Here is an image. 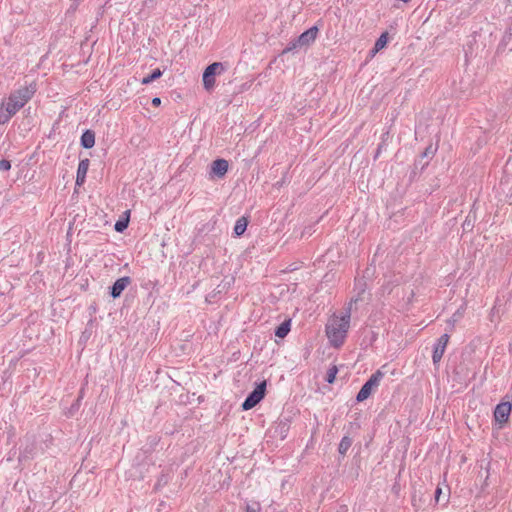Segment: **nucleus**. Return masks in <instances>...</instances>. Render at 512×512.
Wrapping results in <instances>:
<instances>
[{"label":"nucleus","mask_w":512,"mask_h":512,"mask_svg":"<svg viewBox=\"0 0 512 512\" xmlns=\"http://www.w3.org/2000/svg\"><path fill=\"white\" fill-rule=\"evenodd\" d=\"M82 397H83V390L80 391V395H79L78 399L76 400V403L74 405H72V408H78L79 407L80 400L82 399Z\"/></svg>","instance_id":"nucleus-25"},{"label":"nucleus","mask_w":512,"mask_h":512,"mask_svg":"<svg viewBox=\"0 0 512 512\" xmlns=\"http://www.w3.org/2000/svg\"><path fill=\"white\" fill-rule=\"evenodd\" d=\"M434 153V151L432 150V147H428L425 149V151L423 152V156L426 157V156H429V155H432Z\"/></svg>","instance_id":"nucleus-27"},{"label":"nucleus","mask_w":512,"mask_h":512,"mask_svg":"<svg viewBox=\"0 0 512 512\" xmlns=\"http://www.w3.org/2000/svg\"><path fill=\"white\" fill-rule=\"evenodd\" d=\"M82 397H83V390L80 391V395H79L78 399L76 400V403L74 405H72V408H78L79 407L80 400L82 399Z\"/></svg>","instance_id":"nucleus-24"},{"label":"nucleus","mask_w":512,"mask_h":512,"mask_svg":"<svg viewBox=\"0 0 512 512\" xmlns=\"http://www.w3.org/2000/svg\"><path fill=\"white\" fill-rule=\"evenodd\" d=\"M302 47L300 44L297 43V39L291 41L287 47L283 50V53H288L290 51H293L294 49Z\"/></svg>","instance_id":"nucleus-21"},{"label":"nucleus","mask_w":512,"mask_h":512,"mask_svg":"<svg viewBox=\"0 0 512 512\" xmlns=\"http://www.w3.org/2000/svg\"><path fill=\"white\" fill-rule=\"evenodd\" d=\"M125 214L127 215V218L120 219L115 223L114 228L117 232H123L128 227L130 211H126Z\"/></svg>","instance_id":"nucleus-16"},{"label":"nucleus","mask_w":512,"mask_h":512,"mask_svg":"<svg viewBox=\"0 0 512 512\" xmlns=\"http://www.w3.org/2000/svg\"><path fill=\"white\" fill-rule=\"evenodd\" d=\"M291 329V320L283 321L275 330V335L279 338H284L290 332Z\"/></svg>","instance_id":"nucleus-13"},{"label":"nucleus","mask_w":512,"mask_h":512,"mask_svg":"<svg viewBox=\"0 0 512 512\" xmlns=\"http://www.w3.org/2000/svg\"><path fill=\"white\" fill-rule=\"evenodd\" d=\"M225 71V66L221 62H214L206 67L203 73V86L210 91L215 86V76L221 75Z\"/></svg>","instance_id":"nucleus-4"},{"label":"nucleus","mask_w":512,"mask_h":512,"mask_svg":"<svg viewBox=\"0 0 512 512\" xmlns=\"http://www.w3.org/2000/svg\"><path fill=\"white\" fill-rule=\"evenodd\" d=\"M161 104V99L159 97H154L152 99V105L158 107Z\"/></svg>","instance_id":"nucleus-26"},{"label":"nucleus","mask_w":512,"mask_h":512,"mask_svg":"<svg viewBox=\"0 0 512 512\" xmlns=\"http://www.w3.org/2000/svg\"><path fill=\"white\" fill-rule=\"evenodd\" d=\"M36 90V84L31 83L11 92L5 104L8 107L9 112L16 114L27 102L31 100L36 93Z\"/></svg>","instance_id":"nucleus-2"},{"label":"nucleus","mask_w":512,"mask_h":512,"mask_svg":"<svg viewBox=\"0 0 512 512\" xmlns=\"http://www.w3.org/2000/svg\"><path fill=\"white\" fill-rule=\"evenodd\" d=\"M337 373H338V368H337V366L333 365L332 367H330L327 370L325 380L330 384L333 383L335 381Z\"/></svg>","instance_id":"nucleus-20"},{"label":"nucleus","mask_w":512,"mask_h":512,"mask_svg":"<svg viewBox=\"0 0 512 512\" xmlns=\"http://www.w3.org/2000/svg\"><path fill=\"white\" fill-rule=\"evenodd\" d=\"M351 317L350 307L341 317H334L326 325V334L334 347H340L347 336Z\"/></svg>","instance_id":"nucleus-1"},{"label":"nucleus","mask_w":512,"mask_h":512,"mask_svg":"<svg viewBox=\"0 0 512 512\" xmlns=\"http://www.w3.org/2000/svg\"><path fill=\"white\" fill-rule=\"evenodd\" d=\"M512 405L509 402L499 403L494 410V419L499 424H504L508 421L511 413Z\"/></svg>","instance_id":"nucleus-7"},{"label":"nucleus","mask_w":512,"mask_h":512,"mask_svg":"<svg viewBox=\"0 0 512 512\" xmlns=\"http://www.w3.org/2000/svg\"><path fill=\"white\" fill-rule=\"evenodd\" d=\"M352 439L349 436H344L338 446V452L344 456L352 445Z\"/></svg>","instance_id":"nucleus-15"},{"label":"nucleus","mask_w":512,"mask_h":512,"mask_svg":"<svg viewBox=\"0 0 512 512\" xmlns=\"http://www.w3.org/2000/svg\"><path fill=\"white\" fill-rule=\"evenodd\" d=\"M247 225H248V220L247 218L245 217H240L237 221H236V224L234 226V233L237 235V236H240L242 235L246 228H247Z\"/></svg>","instance_id":"nucleus-14"},{"label":"nucleus","mask_w":512,"mask_h":512,"mask_svg":"<svg viewBox=\"0 0 512 512\" xmlns=\"http://www.w3.org/2000/svg\"><path fill=\"white\" fill-rule=\"evenodd\" d=\"M383 377L384 373L381 372L380 370H377L375 373H373L361 387L360 391L356 396V400L358 402H362L369 398V396L372 394V391L379 386Z\"/></svg>","instance_id":"nucleus-3"},{"label":"nucleus","mask_w":512,"mask_h":512,"mask_svg":"<svg viewBox=\"0 0 512 512\" xmlns=\"http://www.w3.org/2000/svg\"><path fill=\"white\" fill-rule=\"evenodd\" d=\"M246 512H255V510L250 506H247Z\"/></svg>","instance_id":"nucleus-29"},{"label":"nucleus","mask_w":512,"mask_h":512,"mask_svg":"<svg viewBox=\"0 0 512 512\" xmlns=\"http://www.w3.org/2000/svg\"><path fill=\"white\" fill-rule=\"evenodd\" d=\"M15 114L9 112L8 107L4 104V109L0 110V124L7 123Z\"/></svg>","instance_id":"nucleus-18"},{"label":"nucleus","mask_w":512,"mask_h":512,"mask_svg":"<svg viewBox=\"0 0 512 512\" xmlns=\"http://www.w3.org/2000/svg\"><path fill=\"white\" fill-rule=\"evenodd\" d=\"M317 34L318 28L316 26H313L298 36L297 43L300 44L302 47L309 46L311 43L315 41Z\"/></svg>","instance_id":"nucleus-10"},{"label":"nucleus","mask_w":512,"mask_h":512,"mask_svg":"<svg viewBox=\"0 0 512 512\" xmlns=\"http://www.w3.org/2000/svg\"><path fill=\"white\" fill-rule=\"evenodd\" d=\"M11 168V163L7 159L0 160V171H8Z\"/></svg>","instance_id":"nucleus-22"},{"label":"nucleus","mask_w":512,"mask_h":512,"mask_svg":"<svg viewBox=\"0 0 512 512\" xmlns=\"http://www.w3.org/2000/svg\"><path fill=\"white\" fill-rule=\"evenodd\" d=\"M160 483H163L162 478H161V479H158V484H160Z\"/></svg>","instance_id":"nucleus-33"},{"label":"nucleus","mask_w":512,"mask_h":512,"mask_svg":"<svg viewBox=\"0 0 512 512\" xmlns=\"http://www.w3.org/2000/svg\"><path fill=\"white\" fill-rule=\"evenodd\" d=\"M312 232H313V230H312V227H311V226L306 227V228H304V230L302 231V233H301V237H304V236H310V235H312Z\"/></svg>","instance_id":"nucleus-23"},{"label":"nucleus","mask_w":512,"mask_h":512,"mask_svg":"<svg viewBox=\"0 0 512 512\" xmlns=\"http://www.w3.org/2000/svg\"><path fill=\"white\" fill-rule=\"evenodd\" d=\"M441 492H442L441 488L438 487L436 489V491H435V499H436V501H439V497L441 495Z\"/></svg>","instance_id":"nucleus-28"},{"label":"nucleus","mask_w":512,"mask_h":512,"mask_svg":"<svg viewBox=\"0 0 512 512\" xmlns=\"http://www.w3.org/2000/svg\"><path fill=\"white\" fill-rule=\"evenodd\" d=\"M449 338H450L449 334L445 333V334L441 335L440 338L437 340V342L434 346L433 354H432V360H433L434 364H438L441 361L443 354L445 352L446 346L449 342Z\"/></svg>","instance_id":"nucleus-6"},{"label":"nucleus","mask_w":512,"mask_h":512,"mask_svg":"<svg viewBox=\"0 0 512 512\" xmlns=\"http://www.w3.org/2000/svg\"><path fill=\"white\" fill-rule=\"evenodd\" d=\"M162 71L157 68L150 75L146 76L142 80V84H149L162 76Z\"/></svg>","instance_id":"nucleus-17"},{"label":"nucleus","mask_w":512,"mask_h":512,"mask_svg":"<svg viewBox=\"0 0 512 512\" xmlns=\"http://www.w3.org/2000/svg\"><path fill=\"white\" fill-rule=\"evenodd\" d=\"M469 225H470V223H467V222L465 221V222H464V224H463V227L465 228L466 226H469Z\"/></svg>","instance_id":"nucleus-31"},{"label":"nucleus","mask_w":512,"mask_h":512,"mask_svg":"<svg viewBox=\"0 0 512 512\" xmlns=\"http://www.w3.org/2000/svg\"><path fill=\"white\" fill-rule=\"evenodd\" d=\"M378 155H380V147L378 148V150H377V153H376L375 157H377Z\"/></svg>","instance_id":"nucleus-30"},{"label":"nucleus","mask_w":512,"mask_h":512,"mask_svg":"<svg viewBox=\"0 0 512 512\" xmlns=\"http://www.w3.org/2000/svg\"><path fill=\"white\" fill-rule=\"evenodd\" d=\"M160 483H163L162 478H161V479H158V484H160Z\"/></svg>","instance_id":"nucleus-32"},{"label":"nucleus","mask_w":512,"mask_h":512,"mask_svg":"<svg viewBox=\"0 0 512 512\" xmlns=\"http://www.w3.org/2000/svg\"><path fill=\"white\" fill-rule=\"evenodd\" d=\"M266 392V381L259 383L255 389L248 394L241 407L247 411L254 408L264 397Z\"/></svg>","instance_id":"nucleus-5"},{"label":"nucleus","mask_w":512,"mask_h":512,"mask_svg":"<svg viewBox=\"0 0 512 512\" xmlns=\"http://www.w3.org/2000/svg\"><path fill=\"white\" fill-rule=\"evenodd\" d=\"M90 161L88 158L80 160L76 174V185L81 186L84 184L86 175L89 169Z\"/></svg>","instance_id":"nucleus-11"},{"label":"nucleus","mask_w":512,"mask_h":512,"mask_svg":"<svg viewBox=\"0 0 512 512\" xmlns=\"http://www.w3.org/2000/svg\"><path fill=\"white\" fill-rule=\"evenodd\" d=\"M81 145L82 147H84L85 149H90L94 146L95 144V133L94 131L92 130H86L83 132L82 136H81Z\"/></svg>","instance_id":"nucleus-12"},{"label":"nucleus","mask_w":512,"mask_h":512,"mask_svg":"<svg viewBox=\"0 0 512 512\" xmlns=\"http://www.w3.org/2000/svg\"><path fill=\"white\" fill-rule=\"evenodd\" d=\"M386 43H387V33H383L375 42L372 52L373 53L378 52L379 50H381L382 48L385 47Z\"/></svg>","instance_id":"nucleus-19"},{"label":"nucleus","mask_w":512,"mask_h":512,"mask_svg":"<svg viewBox=\"0 0 512 512\" xmlns=\"http://www.w3.org/2000/svg\"><path fill=\"white\" fill-rule=\"evenodd\" d=\"M132 280L129 276H124L117 279L110 288V295L112 298H119L122 292L131 284Z\"/></svg>","instance_id":"nucleus-8"},{"label":"nucleus","mask_w":512,"mask_h":512,"mask_svg":"<svg viewBox=\"0 0 512 512\" xmlns=\"http://www.w3.org/2000/svg\"><path fill=\"white\" fill-rule=\"evenodd\" d=\"M229 163L225 159L214 160L211 164L210 174L218 178H223L228 171Z\"/></svg>","instance_id":"nucleus-9"}]
</instances>
